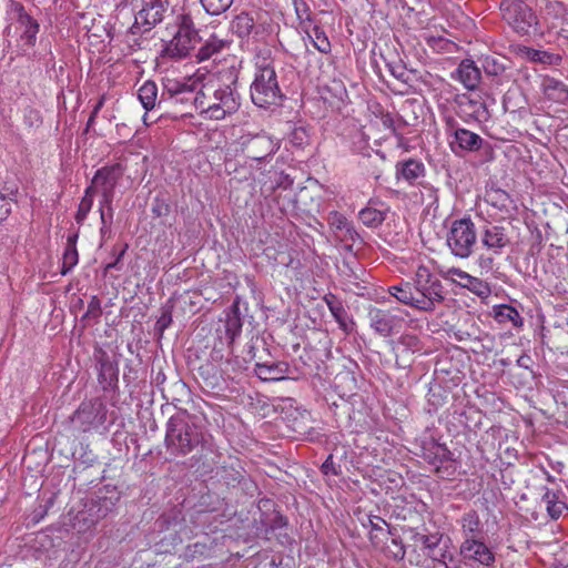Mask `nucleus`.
Here are the masks:
<instances>
[{
  "mask_svg": "<svg viewBox=\"0 0 568 568\" xmlns=\"http://www.w3.org/2000/svg\"><path fill=\"white\" fill-rule=\"evenodd\" d=\"M239 72L227 69L221 73L222 84L214 89V102L207 103L204 90L195 91L193 84L185 81L164 78L158 110L163 113H174L175 116L191 115L193 111L210 120H222L227 114L235 113L240 108V95L236 91Z\"/></svg>",
  "mask_w": 568,
  "mask_h": 568,
  "instance_id": "obj_1",
  "label": "nucleus"
},
{
  "mask_svg": "<svg viewBox=\"0 0 568 568\" xmlns=\"http://www.w3.org/2000/svg\"><path fill=\"white\" fill-rule=\"evenodd\" d=\"M164 443L168 452L176 457L194 453L191 466H194L204 453L212 450L206 435L195 423V416L186 410H179L169 418Z\"/></svg>",
  "mask_w": 568,
  "mask_h": 568,
  "instance_id": "obj_2",
  "label": "nucleus"
},
{
  "mask_svg": "<svg viewBox=\"0 0 568 568\" xmlns=\"http://www.w3.org/2000/svg\"><path fill=\"white\" fill-rule=\"evenodd\" d=\"M252 102L260 108L267 109L272 105H280L284 99L277 74L271 63L257 65L254 81L251 84Z\"/></svg>",
  "mask_w": 568,
  "mask_h": 568,
  "instance_id": "obj_3",
  "label": "nucleus"
},
{
  "mask_svg": "<svg viewBox=\"0 0 568 568\" xmlns=\"http://www.w3.org/2000/svg\"><path fill=\"white\" fill-rule=\"evenodd\" d=\"M499 9L504 21L519 36L534 37L540 33L537 14L527 1L501 0Z\"/></svg>",
  "mask_w": 568,
  "mask_h": 568,
  "instance_id": "obj_4",
  "label": "nucleus"
},
{
  "mask_svg": "<svg viewBox=\"0 0 568 568\" xmlns=\"http://www.w3.org/2000/svg\"><path fill=\"white\" fill-rule=\"evenodd\" d=\"M179 29L174 34L173 39L169 41L164 49L163 55L173 59H183L191 54V51L195 49L200 38L197 30L194 28L193 20L189 14H182L179 17Z\"/></svg>",
  "mask_w": 568,
  "mask_h": 568,
  "instance_id": "obj_5",
  "label": "nucleus"
},
{
  "mask_svg": "<svg viewBox=\"0 0 568 568\" xmlns=\"http://www.w3.org/2000/svg\"><path fill=\"white\" fill-rule=\"evenodd\" d=\"M108 407L100 398L82 402L69 417L72 428L79 433L98 429L106 422Z\"/></svg>",
  "mask_w": 568,
  "mask_h": 568,
  "instance_id": "obj_6",
  "label": "nucleus"
},
{
  "mask_svg": "<svg viewBox=\"0 0 568 568\" xmlns=\"http://www.w3.org/2000/svg\"><path fill=\"white\" fill-rule=\"evenodd\" d=\"M476 240L474 222L469 217H464L453 222L446 241L455 256L466 258L471 254Z\"/></svg>",
  "mask_w": 568,
  "mask_h": 568,
  "instance_id": "obj_7",
  "label": "nucleus"
},
{
  "mask_svg": "<svg viewBox=\"0 0 568 568\" xmlns=\"http://www.w3.org/2000/svg\"><path fill=\"white\" fill-rule=\"evenodd\" d=\"M413 287L418 301L425 300L424 312H432L436 303L444 301V287L442 282L425 266H419L413 278Z\"/></svg>",
  "mask_w": 568,
  "mask_h": 568,
  "instance_id": "obj_8",
  "label": "nucleus"
},
{
  "mask_svg": "<svg viewBox=\"0 0 568 568\" xmlns=\"http://www.w3.org/2000/svg\"><path fill=\"white\" fill-rule=\"evenodd\" d=\"M168 4V0H143V7L135 14L134 23L130 27L128 34L136 37L149 32L162 22Z\"/></svg>",
  "mask_w": 568,
  "mask_h": 568,
  "instance_id": "obj_9",
  "label": "nucleus"
},
{
  "mask_svg": "<svg viewBox=\"0 0 568 568\" xmlns=\"http://www.w3.org/2000/svg\"><path fill=\"white\" fill-rule=\"evenodd\" d=\"M98 383L104 393H119V363L101 347L94 349Z\"/></svg>",
  "mask_w": 568,
  "mask_h": 568,
  "instance_id": "obj_10",
  "label": "nucleus"
},
{
  "mask_svg": "<svg viewBox=\"0 0 568 568\" xmlns=\"http://www.w3.org/2000/svg\"><path fill=\"white\" fill-rule=\"evenodd\" d=\"M456 114L465 122L475 121L484 123L490 118L485 101L478 95L468 93L455 94L453 99Z\"/></svg>",
  "mask_w": 568,
  "mask_h": 568,
  "instance_id": "obj_11",
  "label": "nucleus"
},
{
  "mask_svg": "<svg viewBox=\"0 0 568 568\" xmlns=\"http://www.w3.org/2000/svg\"><path fill=\"white\" fill-rule=\"evenodd\" d=\"M121 493L115 486L105 485L100 488L94 498L85 505L87 513L92 524L98 523L100 519L106 517L119 503Z\"/></svg>",
  "mask_w": 568,
  "mask_h": 568,
  "instance_id": "obj_12",
  "label": "nucleus"
},
{
  "mask_svg": "<svg viewBox=\"0 0 568 568\" xmlns=\"http://www.w3.org/2000/svg\"><path fill=\"white\" fill-rule=\"evenodd\" d=\"M369 326L383 337L398 333L404 324V318L392 310L372 307L368 311Z\"/></svg>",
  "mask_w": 568,
  "mask_h": 568,
  "instance_id": "obj_13",
  "label": "nucleus"
},
{
  "mask_svg": "<svg viewBox=\"0 0 568 568\" xmlns=\"http://www.w3.org/2000/svg\"><path fill=\"white\" fill-rule=\"evenodd\" d=\"M395 363L398 368H409L414 363V355L422 352L423 342L415 334H403L398 339L390 341Z\"/></svg>",
  "mask_w": 568,
  "mask_h": 568,
  "instance_id": "obj_14",
  "label": "nucleus"
},
{
  "mask_svg": "<svg viewBox=\"0 0 568 568\" xmlns=\"http://www.w3.org/2000/svg\"><path fill=\"white\" fill-rule=\"evenodd\" d=\"M447 125L449 128L447 131L448 136L453 138L449 141L453 152L457 153L456 148L466 152H477L485 144L484 139L479 134L465 128H459L454 119H449Z\"/></svg>",
  "mask_w": 568,
  "mask_h": 568,
  "instance_id": "obj_15",
  "label": "nucleus"
},
{
  "mask_svg": "<svg viewBox=\"0 0 568 568\" xmlns=\"http://www.w3.org/2000/svg\"><path fill=\"white\" fill-rule=\"evenodd\" d=\"M243 148L247 158L257 162H263L277 152L280 149V142L263 132L252 135L245 140L243 142Z\"/></svg>",
  "mask_w": 568,
  "mask_h": 568,
  "instance_id": "obj_16",
  "label": "nucleus"
},
{
  "mask_svg": "<svg viewBox=\"0 0 568 568\" xmlns=\"http://www.w3.org/2000/svg\"><path fill=\"white\" fill-rule=\"evenodd\" d=\"M510 231L509 222L506 225L488 223L484 226L481 243L495 254H501L503 250L511 244Z\"/></svg>",
  "mask_w": 568,
  "mask_h": 568,
  "instance_id": "obj_17",
  "label": "nucleus"
},
{
  "mask_svg": "<svg viewBox=\"0 0 568 568\" xmlns=\"http://www.w3.org/2000/svg\"><path fill=\"white\" fill-rule=\"evenodd\" d=\"M446 280L458 283L462 287L469 290L475 295L485 298L491 293L489 284L478 277L471 276L465 271L450 267L444 273Z\"/></svg>",
  "mask_w": 568,
  "mask_h": 568,
  "instance_id": "obj_18",
  "label": "nucleus"
},
{
  "mask_svg": "<svg viewBox=\"0 0 568 568\" xmlns=\"http://www.w3.org/2000/svg\"><path fill=\"white\" fill-rule=\"evenodd\" d=\"M460 554L464 558L475 560L487 567H491L495 562V555L491 549L477 538H465L460 546Z\"/></svg>",
  "mask_w": 568,
  "mask_h": 568,
  "instance_id": "obj_19",
  "label": "nucleus"
},
{
  "mask_svg": "<svg viewBox=\"0 0 568 568\" xmlns=\"http://www.w3.org/2000/svg\"><path fill=\"white\" fill-rule=\"evenodd\" d=\"M216 476L219 481L227 488L242 486L244 489H248L252 484L239 460L221 466L216 471Z\"/></svg>",
  "mask_w": 568,
  "mask_h": 568,
  "instance_id": "obj_20",
  "label": "nucleus"
},
{
  "mask_svg": "<svg viewBox=\"0 0 568 568\" xmlns=\"http://www.w3.org/2000/svg\"><path fill=\"white\" fill-rule=\"evenodd\" d=\"M290 365L286 362H257L254 367L255 375L263 382H278L286 378Z\"/></svg>",
  "mask_w": 568,
  "mask_h": 568,
  "instance_id": "obj_21",
  "label": "nucleus"
},
{
  "mask_svg": "<svg viewBox=\"0 0 568 568\" xmlns=\"http://www.w3.org/2000/svg\"><path fill=\"white\" fill-rule=\"evenodd\" d=\"M324 301H325L332 316L337 322L338 327L345 334H347V335L351 334L355 328V322L348 315V313L345 310V307L343 306L342 302L334 294H327L324 297Z\"/></svg>",
  "mask_w": 568,
  "mask_h": 568,
  "instance_id": "obj_22",
  "label": "nucleus"
},
{
  "mask_svg": "<svg viewBox=\"0 0 568 568\" xmlns=\"http://www.w3.org/2000/svg\"><path fill=\"white\" fill-rule=\"evenodd\" d=\"M232 32L242 41L255 38L258 34V28L252 13L242 11L231 21Z\"/></svg>",
  "mask_w": 568,
  "mask_h": 568,
  "instance_id": "obj_23",
  "label": "nucleus"
},
{
  "mask_svg": "<svg viewBox=\"0 0 568 568\" xmlns=\"http://www.w3.org/2000/svg\"><path fill=\"white\" fill-rule=\"evenodd\" d=\"M453 79L459 80L467 90H475L480 81V70L470 59H464L452 73Z\"/></svg>",
  "mask_w": 568,
  "mask_h": 568,
  "instance_id": "obj_24",
  "label": "nucleus"
},
{
  "mask_svg": "<svg viewBox=\"0 0 568 568\" xmlns=\"http://www.w3.org/2000/svg\"><path fill=\"white\" fill-rule=\"evenodd\" d=\"M396 179L404 180L409 185L417 184V180L425 175L426 169L422 161L407 159L396 163Z\"/></svg>",
  "mask_w": 568,
  "mask_h": 568,
  "instance_id": "obj_25",
  "label": "nucleus"
},
{
  "mask_svg": "<svg viewBox=\"0 0 568 568\" xmlns=\"http://www.w3.org/2000/svg\"><path fill=\"white\" fill-rule=\"evenodd\" d=\"M123 168L120 163L105 165L99 169L92 179V183L101 190H115V186L123 175Z\"/></svg>",
  "mask_w": 568,
  "mask_h": 568,
  "instance_id": "obj_26",
  "label": "nucleus"
},
{
  "mask_svg": "<svg viewBox=\"0 0 568 568\" xmlns=\"http://www.w3.org/2000/svg\"><path fill=\"white\" fill-rule=\"evenodd\" d=\"M388 293L405 305H409L419 311H422V308H426V305H424L426 303L425 300L418 301L415 295L416 293L412 282L403 281L398 285H392L388 287Z\"/></svg>",
  "mask_w": 568,
  "mask_h": 568,
  "instance_id": "obj_27",
  "label": "nucleus"
},
{
  "mask_svg": "<svg viewBox=\"0 0 568 568\" xmlns=\"http://www.w3.org/2000/svg\"><path fill=\"white\" fill-rule=\"evenodd\" d=\"M422 449L424 459L434 466V468L447 460H450V457L454 456L445 444H440L434 438L429 442H425Z\"/></svg>",
  "mask_w": 568,
  "mask_h": 568,
  "instance_id": "obj_28",
  "label": "nucleus"
},
{
  "mask_svg": "<svg viewBox=\"0 0 568 568\" xmlns=\"http://www.w3.org/2000/svg\"><path fill=\"white\" fill-rule=\"evenodd\" d=\"M287 426L298 436H308L312 435L313 427V418L308 410L306 409H294L291 412L287 417Z\"/></svg>",
  "mask_w": 568,
  "mask_h": 568,
  "instance_id": "obj_29",
  "label": "nucleus"
},
{
  "mask_svg": "<svg viewBox=\"0 0 568 568\" xmlns=\"http://www.w3.org/2000/svg\"><path fill=\"white\" fill-rule=\"evenodd\" d=\"M513 62L504 55H486L481 60L484 72L488 77L508 79V70L511 69Z\"/></svg>",
  "mask_w": 568,
  "mask_h": 568,
  "instance_id": "obj_30",
  "label": "nucleus"
},
{
  "mask_svg": "<svg viewBox=\"0 0 568 568\" xmlns=\"http://www.w3.org/2000/svg\"><path fill=\"white\" fill-rule=\"evenodd\" d=\"M240 303V296H235L226 313L225 333L230 344H232L242 333L243 321L241 318Z\"/></svg>",
  "mask_w": 568,
  "mask_h": 568,
  "instance_id": "obj_31",
  "label": "nucleus"
},
{
  "mask_svg": "<svg viewBox=\"0 0 568 568\" xmlns=\"http://www.w3.org/2000/svg\"><path fill=\"white\" fill-rule=\"evenodd\" d=\"M386 163V155L381 150L366 154V158L358 160L359 166L366 172V174L373 176L375 180H379L384 172Z\"/></svg>",
  "mask_w": 568,
  "mask_h": 568,
  "instance_id": "obj_32",
  "label": "nucleus"
},
{
  "mask_svg": "<svg viewBox=\"0 0 568 568\" xmlns=\"http://www.w3.org/2000/svg\"><path fill=\"white\" fill-rule=\"evenodd\" d=\"M545 97L560 104L568 103V85L555 78H546L542 83Z\"/></svg>",
  "mask_w": 568,
  "mask_h": 568,
  "instance_id": "obj_33",
  "label": "nucleus"
},
{
  "mask_svg": "<svg viewBox=\"0 0 568 568\" xmlns=\"http://www.w3.org/2000/svg\"><path fill=\"white\" fill-rule=\"evenodd\" d=\"M494 318L500 324L510 322L515 327H520L524 324V320L519 312L514 306L508 304H500L495 306Z\"/></svg>",
  "mask_w": 568,
  "mask_h": 568,
  "instance_id": "obj_34",
  "label": "nucleus"
},
{
  "mask_svg": "<svg viewBox=\"0 0 568 568\" xmlns=\"http://www.w3.org/2000/svg\"><path fill=\"white\" fill-rule=\"evenodd\" d=\"M138 97L142 106L146 111L153 110L155 106L158 108V87L155 82L149 80L144 82L138 91Z\"/></svg>",
  "mask_w": 568,
  "mask_h": 568,
  "instance_id": "obj_35",
  "label": "nucleus"
},
{
  "mask_svg": "<svg viewBox=\"0 0 568 568\" xmlns=\"http://www.w3.org/2000/svg\"><path fill=\"white\" fill-rule=\"evenodd\" d=\"M387 535L392 537L390 544L386 546L387 557L396 561L404 560L406 555V546L404 545L400 536L397 534V530L395 528H389L387 530Z\"/></svg>",
  "mask_w": 568,
  "mask_h": 568,
  "instance_id": "obj_36",
  "label": "nucleus"
},
{
  "mask_svg": "<svg viewBox=\"0 0 568 568\" xmlns=\"http://www.w3.org/2000/svg\"><path fill=\"white\" fill-rule=\"evenodd\" d=\"M358 216L364 225H366L367 227L375 229V227H378L379 225H382L383 222L385 221L386 211H382V210H377L372 206H367V207L361 210Z\"/></svg>",
  "mask_w": 568,
  "mask_h": 568,
  "instance_id": "obj_37",
  "label": "nucleus"
},
{
  "mask_svg": "<svg viewBox=\"0 0 568 568\" xmlns=\"http://www.w3.org/2000/svg\"><path fill=\"white\" fill-rule=\"evenodd\" d=\"M20 28L22 29L21 40L26 45L33 47L37 41V34L39 32V23L31 16H28L27 19H23L19 22Z\"/></svg>",
  "mask_w": 568,
  "mask_h": 568,
  "instance_id": "obj_38",
  "label": "nucleus"
},
{
  "mask_svg": "<svg viewBox=\"0 0 568 568\" xmlns=\"http://www.w3.org/2000/svg\"><path fill=\"white\" fill-rule=\"evenodd\" d=\"M462 528L466 538H477V535L480 532V519L475 510L463 515Z\"/></svg>",
  "mask_w": 568,
  "mask_h": 568,
  "instance_id": "obj_39",
  "label": "nucleus"
},
{
  "mask_svg": "<svg viewBox=\"0 0 568 568\" xmlns=\"http://www.w3.org/2000/svg\"><path fill=\"white\" fill-rule=\"evenodd\" d=\"M223 48V41L212 37L205 41L195 52L197 62L206 61L212 58L215 53H219Z\"/></svg>",
  "mask_w": 568,
  "mask_h": 568,
  "instance_id": "obj_40",
  "label": "nucleus"
},
{
  "mask_svg": "<svg viewBox=\"0 0 568 568\" xmlns=\"http://www.w3.org/2000/svg\"><path fill=\"white\" fill-rule=\"evenodd\" d=\"M95 192V189L93 185H90L85 189L84 195L80 201L77 214H75V221L78 224H82L84 220L87 219L89 212L92 209L93 205V194Z\"/></svg>",
  "mask_w": 568,
  "mask_h": 568,
  "instance_id": "obj_41",
  "label": "nucleus"
},
{
  "mask_svg": "<svg viewBox=\"0 0 568 568\" xmlns=\"http://www.w3.org/2000/svg\"><path fill=\"white\" fill-rule=\"evenodd\" d=\"M308 39L312 41L313 45L322 53H328L331 51V42L326 37L323 29L318 26H314L312 31L305 30Z\"/></svg>",
  "mask_w": 568,
  "mask_h": 568,
  "instance_id": "obj_42",
  "label": "nucleus"
},
{
  "mask_svg": "<svg viewBox=\"0 0 568 568\" xmlns=\"http://www.w3.org/2000/svg\"><path fill=\"white\" fill-rule=\"evenodd\" d=\"M260 523L265 532H274L287 527L288 525L287 518L283 516L278 510L268 517H260Z\"/></svg>",
  "mask_w": 568,
  "mask_h": 568,
  "instance_id": "obj_43",
  "label": "nucleus"
},
{
  "mask_svg": "<svg viewBox=\"0 0 568 568\" xmlns=\"http://www.w3.org/2000/svg\"><path fill=\"white\" fill-rule=\"evenodd\" d=\"M204 11L210 16H221L226 12L234 0H199Z\"/></svg>",
  "mask_w": 568,
  "mask_h": 568,
  "instance_id": "obj_44",
  "label": "nucleus"
},
{
  "mask_svg": "<svg viewBox=\"0 0 568 568\" xmlns=\"http://www.w3.org/2000/svg\"><path fill=\"white\" fill-rule=\"evenodd\" d=\"M199 376L204 381L206 386L215 388L219 385V369L211 363L202 364L197 368Z\"/></svg>",
  "mask_w": 568,
  "mask_h": 568,
  "instance_id": "obj_45",
  "label": "nucleus"
},
{
  "mask_svg": "<svg viewBox=\"0 0 568 568\" xmlns=\"http://www.w3.org/2000/svg\"><path fill=\"white\" fill-rule=\"evenodd\" d=\"M457 468H458V463L455 459V457L452 456L450 460H447V462L438 465L437 467L434 468V470L438 478L445 479V480H452L457 475Z\"/></svg>",
  "mask_w": 568,
  "mask_h": 568,
  "instance_id": "obj_46",
  "label": "nucleus"
},
{
  "mask_svg": "<svg viewBox=\"0 0 568 568\" xmlns=\"http://www.w3.org/2000/svg\"><path fill=\"white\" fill-rule=\"evenodd\" d=\"M355 267L351 262H344L342 274L348 281V283L355 284L358 286L357 280L364 281L363 276L365 275V270L355 261Z\"/></svg>",
  "mask_w": 568,
  "mask_h": 568,
  "instance_id": "obj_47",
  "label": "nucleus"
},
{
  "mask_svg": "<svg viewBox=\"0 0 568 568\" xmlns=\"http://www.w3.org/2000/svg\"><path fill=\"white\" fill-rule=\"evenodd\" d=\"M288 140L293 146L302 150L310 144V134L304 126L295 125L288 134Z\"/></svg>",
  "mask_w": 568,
  "mask_h": 568,
  "instance_id": "obj_48",
  "label": "nucleus"
},
{
  "mask_svg": "<svg viewBox=\"0 0 568 568\" xmlns=\"http://www.w3.org/2000/svg\"><path fill=\"white\" fill-rule=\"evenodd\" d=\"M102 315L101 301L97 295L91 296L88 303V310L82 315L81 321H93L95 324L99 323L100 317Z\"/></svg>",
  "mask_w": 568,
  "mask_h": 568,
  "instance_id": "obj_49",
  "label": "nucleus"
},
{
  "mask_svg": "<svg viewBox=\"0 0 568 568\" xmlns=\"http://www.w3.org/2000/svg\"><path fill=\"white\" fill-rule=\"evenodd\" d=\"M351 151L355 155L366 158V154H371L375 150L369 145L368 139L363 134L355 136L352 141Z\"/></svg>",
  "mask_w": 568,
  "mask_h": 568,
  "instance_id": "obj_50",
  "label": "nucleus"
},
{
  "mask_svg": "<svg viewBox=\"0 0 568 568\" xmlns=\"http://www.w3.org/2000/svg\"><path fill=\"white\" fill-rule=\"evenodd\" d=\"M79 261L77 247H65L62 257L61 275H67Z\"/></svg>",
  "mask_w": 568,
  "mask_h": 568,
  "instance_id": "obj_51",
  "label": "nucleus"
},
{
  "mask_svg": "<svg viewBox=\"0 0 568 568\" xmlns=\"http://www.w3.org/2000/svg\"><path fill=\"white\" fill-rule=\"evenodd\" d=\"M19 183L16 179H7L0 189V195L9 200L11 203H18Z\"/></svg>",
  "mask_w": 568,
  "mask_h": 568,
  "instance_id": "obj_52",
  "label": "nucleus"
},
{
  "mask_svg": "<svg viewBox=\"0 0 568 568\" xmlns=\"http://www.w3.org/2000/svg\"><path fill=\"white\" fill-rule=\"evenodd\" d=\"M382 58L385 61L386 67L388 68L390 74L395 79L400 80L402 82H405V83L408 81V74L406 71V67L402 60L398 59L396 61H390V60H387L384 55H382Z\"/></svg>",
  "mask_w": 568,
  "mask_h": 568,
  "instance_id": "obj_53",
  "label": "nucleus"
},
{
  "mask_svg": "<svg viewBox=\"0 0 568 568\" xmlns=\"http://www.w3.org/2000/svg\"><path fill=\"white\" fill-rule=\"evenodd\" d=\"M564 495H559L554 500L546 504V510L549 517L554 520L558 519L565 510H568V505L561 499Z\"/></svg>",
  "mask_w": 568,
  "mask_h": 568,
  "instance_id": "obj_54",
  "label": "nucleus"
},
{
  "mask_svg": "<svg viewBox=\"0 0 568 568\" xmlns=\"http://www.w3.org/2000/svg\"><path fill=\"white\" fill-rule=\"evenodd\" d=\"M488 196L490 204L500 210L507 209L508 204L511 202L509 194L500 189L493 190L488 193Z\"/></svg>",
  "mask_w": 568,
  "mask_h": 568,
  "instance_id": "obj_55",
  "label": "nucleus"
},
{
  "mask_svg": "<svg viewBox=\"0 0 568 568\" xmlns=\"http://www.w3.org/2000/svg\"><path fill=\"white\" fill-rule=\"evenodd\" d=\"M371 531H369V539L373 544H377L378 539V532H383L384 529L382 527V524L385 525L388 529L390 528L389 525L386 523L385 519H383L379 516H369L368 517Z\"/></svg>",
  "mask_w": 568,
  "mask_h": 568,
  "instance_id": "obj_56",
  "label": "nucleus"
},
{
  "mask_svg": "<svg viewBox=\"0 0 568 568\" xmlns=\"http://www.w3.org/2000/svg\"><path fill=\"white\" fill-rule=\"evenodd\" d=\"M335 385L339 387L345 385L348 392H353L357 387L356 378L349 371H342L335 376Z\"/></svg>",
  "mask_w": 568,
  "mask_h": 568,
  "instance_id": "obj_57",
  "label": "nucleus"
},
{
  "mask_svg": "<svg viewBox=\"0 0 568 568\" xmlns=\"http://www.w3.org/2000/svg\"><path fill=\"white\" fill-rule=\"evenodd\" d=\"M115 190H101L100 209H106L110 223L113 220V207L112 202L114 199Z\"/></svg>",
  "mask_w": 568,
  "mask_h": 568,
  "instance_id": "obj_58",
  "label": "nucleus"
},
{
  "mask_svg": "<svg viewBox=\"0 0 568 568\" xmlns=\"http://www.w3.org/2000/svg\"><path fill=\"white\" fill-rule=\"evenodd\" d=\"M151 212L155 217L168 216L171 212V206L165 200L155 197L151 206Z\"/></svg>",
  "mask_w": 568,
  "mask_h": 568,
  "instance_id": "obj_59",
  "label": "nucleus"
},
{
  "mask_svg": "<svg viewBox=\"0 0 568 568\" xmlns=\"http://www.w3.org/2000/svg\"><path fill=\"white\" fill-rule=\"evenodd\" d=\"M444 542L445 540L443 534H428L425 536L423 547L425 552L427 554L428 551L436 549V547L440 546Z\"/></svg>",
  "mask_w": 568,
  "mask_h": 568,
  "instance_id": "obj_60",
  "label": "nucleus"
},
{
  "mask_svg": "<svg viewBox=\"0 0 568 568\" xmlns=\"http://www.w3.org/2000/svg\"><path fill=\"white\" fill-rule=\"evenodd\" d=\"M443 388L439 385L430 386L427 393V399L429 405L435 408L444 404Z\"/></svg>",
  "mask_w": 568,
  "mask_h": 568,
  "instance_id": "obj_61",
  "label": "nucleus"
},
{
  "mask_svg": "<svg viewBox=\"0 0 568 568\" xmlns=\"http://www.w3.org/2000/svg\"><path fill=\"white\" fill-rule=\"evenodd\" d=\"M257 508L261 513L260 517H268L276 510V504L273 499L263 497L257 503Z\"/></svg>",
  "mask_w": 568,
  "mask_h": 568,
  "instance_id": "obj_62",
  "label": "nucleus"
},
{
  "mask_svg": "<svg viewBox=\"0 0 568 568\" xmlns=\"http://www.w3.org/2000/svg\"><path fill=\"white\" fill-rule=\"evenodd\" d=\"M524 51L526 52L528 59L531 60V61H535V62H542V63H545L551 57L546 51L535 50V49L527 48V47L524 48Z\"/></svg>",
  "mask_w": 568,
  "mask_h": 568,
  "instance_id": "obj_63",
  "label": "nucleus"
},
{
  "mask_svg": "<svg viewBox=\"0 0 568 568\" xmlns=\"http://www.w3.org/2000/svg\"><path fill=\"white\" fill-rule=\"evenodd\" d=\"M9 11L14 14V18L18 23L21 20L27 19V17L29 16L22 3L12 0L10 1L9 4Z\"/></svg>",
  "mask_w": 568,
  "mask_h": 568,
  "instance_id": "obj_64",
  "label": "nucleus"
}]
</instances>
